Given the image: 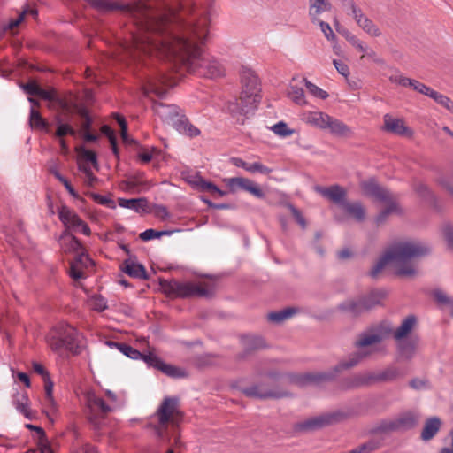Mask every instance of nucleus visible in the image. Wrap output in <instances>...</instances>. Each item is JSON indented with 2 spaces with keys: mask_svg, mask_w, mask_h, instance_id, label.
<instances>
[{
  "mask_svg": "<svg viewBox=\"0 0 453 453\" xmlns=\"http://www.w3.org/2000/svg\"><path fill=\"white\" fill-rule=\"evenodd\" d=\"M59 335L63 340L65 349L72 353H77L79 348V334L77 330L71 326H62Z\"/></svg>",
  "mask_w": 453,
  "mask_h": 453,
  "instance_id": "19",
  "label": "nucleus"
},
{
  "mask_svg": "<svg viewBox=\"0 0 453 453\" xmlns=\"http://www.w3.org/2000/svg\"><path fill=\"white\" fill-rule=\"evenodd\" d=\"M78 113H79L80 117L81 118V133L89 131V128L92 124V119L88 114V111L85 108H80L78 110Z\"/></svg>",
  "mask_w": 453,
  "mask_h": 453,
  "instance_id": "52",
  "label": "nucleus"
},
{
  "mask_svg": "<svg viewBox=\"0 0 453 453\" xmlns=\"http://www.w3.org/2000/svg\"><path fill=\"white\" fill-rule=\"evenodd\" d=\"M417 319L414 316L411 315L405 318L401 325L394 331V338L397 340L408 339L407 336L413 330L416 326Z\"/></svg>",
  "mask_w": 453,
  "mask_h": 453,
  "instance_id": "31",
  "label": "nucleus"
},
{
  "mask_svg": "<svg viewBox=\"0 0 453 453\" xmlns=\"http://www.w3.org/2000/svg\"><path fill=\"white\" fill-rule=\"evenodd\" d=\"M54 176L65 186V188H66L68 193L73 197H78V194L76 193L74 188L72 187L70 182L63 175H61L58 172H54Z\"/></svg>",
  "mask_w": 453,
  "mask_h": 453,
  "instance_id": "62",
  "label": "nucleus"
},
{
  "mask_svg": "<svg viewBox=\"0 0 453 453\" xmlns=\"http://www.w3.org/2000/svg\"><path fill=\"white\" fill-rule=\"evenodd\" d=\"M243 344L247 349L250 350L262 349L265 346L262 337L253 335L246 336L243 339Z\"/></svg>",
  "mask_w": 453,
  "mask_h": 453,
  "instance_id": "46",
  "label": "nucleus"
},
{
  "mask_svg": "<svg viewBox=\"0 0 453 453\" xmlns=\"http://www.w3.org/2000/svg\"><path fill=\"white\" fill-rule=\"evenodd\" d=\"M29 124L30 127L34 129L49 132L48 122L42 118L39 111H36L34 107H32L30 110Z\"/></svg>",
  "mask_w": 453,
  "mask_h": 453,
  "instance_id": "40",
  "label": "nucleus"
},
{
  "mask_svg": "<svg viewBox=\"0 0 453 453\" xmlns=\"http://www.w3.org/2000/svg\"><path fill=\"white\" fill-rule=\"evenodd\" d=\"M119 350L124 354L125 356L132 358V359H134V360H137V359H140V358H142L145 360V357L146 356H143L140 351H138L137 349L132 348L131 346L129 345H127V344H124V343H121L119 347Z\"/></svg>",
  "mask_w": 453,
  "mask_h": 453,
  "instance_id": "49",
  "label": "nucleus"
},
{
  "mask_svg": "<svg viewBox=\"0 0 453 453\" xmlns=\"http://www.w3.org/2000/svg\"><path fill=\"white\" fill-rule=\"evenodd\" d=\"M44 402H43V412L46 414L50 420H53V417L58 412V403L53 397V382L47 381L44 385Z\"/></svg>",
  "mask_w": 453,
  "mask_h": 453,
  "instance_id": "24",
  "label": "nucleus"
},
{
  "mask_svg": "<svg viewBox=\"0 0 453 453\" xmlns=\"http://www.w3.org/2000/svg\"><path fill=\"white\" fill-rule=\"evenodd\" d=\"M428 252V247L418 241H399L391 245L377 261L371 274L376 277L384 268L388 267L401 277H412L418 272L416 259Z\"/></svg>",
  "mask_w": 453,
  "mask_h": 453,
  "instance_id": "2",
  "label": "nucleus"
},
{
  "mask_svg": "<svg viewBox=\"0 0 453 453\" xmlns=\"http://www.w3.org/2000/svg\"><path fill=\"white\" fill-rule=\"evenodd\" d=\"M91 197L96 203L101 205H104L110 208L114 207V202L106 196H103L98 194H91Z\"/></svg>",
  "mask_w": 453,
  "mask_h": 453,
  "instance_id": "64",
  "label": "nucleus"
},
{
  "mask_svg": "<svg viewBox=\"0 0 453 453\" xmlns=\"http://www.w3.org/2000/svg\"><path fill=\"white\" fill-rule=\"evenodd\" d=\"M385 336L382 331H370L360 335L357 341L358 349L349 356L347 360L342 361L336 367L335 371L351 368L357 365L363 358L370 355L374 347L380 343Z\"/></svg>",
  "mask_w": 453,
  "mask_h": 453,
  "instance_id": "5",
  "label": "nucleus"
},
{
  "mask_svg": "<svg viewBox=\"0 0 453 453\" xmlns=\"http://www.w3.org/2000/svg\"><path fill=\"white\" fill-rule=\"evenodd\" d=\"M342 4L347 15L353 19L364 33L371 37H380L382 35L380 27L353 0H344Z\"/></svg>",
  "mask_w": 453,
  "mask_h": 453,
  "instance_id": "6",
  "label": "nucleus"
},
{
  "mask_svg": "<svg viewBox=\"0 0 453 453\" xmlns=\"http://www.w3.org/2000/svg\"><path fill=\"white\" fill-rule=\"evenodd\" d=\"M119 206L126 209L132 210L137 213L147 212L149 211L148 200L144 197L140 198H119Z\"/></svg>",
  "mask_w": 453,
  "mask_h": 453,
  "instance_id": "27",
  "label": "nucleus"
},
{
  "mask_svg": "<svg viewBox=\"0 0 453 453\" xmlns=\"http://www.w3.org/2000/svg\"><path fill=\"white\" fill-rule=\"evenodd\" d=\"M343 211L357 221H363L366 216L365 208L359 202L345 203L342 204Z\"/></svg>",
  "mask_w": 453,
  "mask_h": 453,
  "instance_id": "33",
  "label": "nucleus"
},
{
  "mask_svg": "<svg viewBox=\"0 0 453 453\" xmlns=\"http://www.w3.org/2000/svg\"><path fill=\"white\" fill-rule=\"evenodd\" d=\"M231 162L234 166L242 167L251 173H260L267 174L271 172V170L268 167L265 166L259 162L247 163L239 157H233L231 159Z\"/></svg>",
  "mask_w": 453,
  "mask_h": 453,
  "instance_id": "32",
  "label": "nucleus"
},
{
  "mask_svg": "<svg viewBox=\"0 0 453 453\" xmlns=\"http://www.w3.org/2000/svg\"><path fill=\"white\" fill-rule=\"evenodd\" d=\"M260 99V84L257 75L250 69H243L239 102L230 104L229 111L232 114L248 115L257 108Z\"/></svg>",
  "mask_w": 453,
  "mask_h": 453,
  "instance_id": "3",
  "label": "nucleus"
},
{
  "mask_svg": "<svg viewBox=\"0 0 453 453\" xmlns=\"http://www.w3.org/2000/svg\"><path fill=\"white\" fill-rule=\"evenodd\" d=\"M172 291L180 297L210 296L214 291L211 281L200 282H177L171 284Z\"/></svg>",
  "mask_w": 453,
  "mask_h": 453,
  "instance_id": "7",
  "label": "nucleus"
},
{
  "mask_svg": "<svg viewBox=\"0 0 453 453\" xmlns=\"http://www.w3.org/2000/svg\"><path fill=\"white\" fill-rule=\"evenodd\" d=\"M337 309L351 315H358L365 311L362 297L347 299L341 303Z\"/></svg>",
  "mask_w": 453,
  "mask_h": 453,
  "instance_id": "29",
  "label": "nucleus"
},
{
  "mask_svg": "<svg viewBox=\"0 0 453 453\" xmlns=\"http://www.w3.org/2000/svg\"><path fill=\"white\" fill-rule=\"evenodd\" d=\"M243 393L247 396H250V397L265 398V397H267L269 395V394L262 393L260 391L259 387H257V386H252V387H250V388H246L243 389Z\"/></svg>",
  "mask_w": 453,
  "mask_h": 453,
  "instance_id": "61",
  "label": "nucleus"
},
{
  "mask_svg": "<svg viewBox=\"0 0 453 453\" xmlns=\"http://www.w3.org/2000/svg\"><path fill=\"white\" fill-rule=\"evenodd\" d=\"M66 134L74 136L76 134V131L69 124L61 123L60 120L58 119V128L55 133V135L59 138H62Z\"/></svg>",
  "mask_w": 453,
  "mask_h": 453,
  "instance_id": "53",
  "label": "nucleus"
},
{
  "mask_svg": "<svg viewBox=\"0 0 453 453\" xmlns=\"http://www.w3.org/2000/svg\"><path fill=\"white\" fill-rule=\"evenodd\" d=\"M297 312V310L293 307H288L284 310L272 312L268 315V319L272 322L280 323L286 319H290Z\"/></svg>",
  "mask_w": 453,
  "mask_h": 453,
  "instance_id": "43",
  "label": "nucleus"
},
{
  "mask_svg": "<svg viewBox=\"0 0 453 453\" xmlns=\"http://www.w3.org/2000/svg\"><path fill=\"white\" fill-rule=\"evenodd\" d=\"M145 362L148 363L150 365H152L157 368L158 370L162 371L165 374L173 378H182L187 375L185 370L169 364H165L163 361H161L157 357L152 354H150L147 357H145Z\"/></svg>",
  "mask_w": 453,
  "mask_h": 453,
  "instance_id": "16",
  "label": "nucleus"
},
{
  "mask_svg": "<svg viewBox=\"0 0 453 453\" xmlns=\"http://www.w3.org/2000/svg\"><path fill=\"white\" fill-rule=\"evenodd\" d=\"M224 182L233 193L236 192L238 189H242L258 198L265 196V194L260 187L250 179L243 177H234L225 179Z\"/></svg>",
  "mask_w": 453,
  "mask_h": 453,
  "instance_id": "14",
  "label": "nucleus"
},
{
  "mask_svg": "<svg viewBox=\"0 0 453 453\" xmlns=\"http://www.w3.org/2000/svg\"><path fill=\"white\" fill-rule=\"evenodd\" d=\"M101 131L104 135H106L109 138L112 151L116 156H118L116 137H115L113 130L108 126H103L101 128Z\"/></svg>",
  "mask_w": 453,
  "mask_h": 453,
  "instance_id": "55",
  "label": "nucleus"
},
{
  "mask_svg": "<svg viewBox=\"0 0 453 453\" xmlns=\"http://www.w3.org/2000/svg\"><path fill=\"white\" fill-rule=\"evenodd\" d=\"M155 418L157 420V425L155 427L157 435L160 441H166L168 440L166 435L168 425L175 429L181 418V412L178 408V399L165 397L155 413Z\"/></svg>",
  "mask_w": 453,
  "mask_h": 453,
  "instance_id": "4",
  "label": "nucleus"
},
{
  "mask_svg": "<svg viewBox=\"0 0 453 453\" xmlns=\"http://www.w3.org/2000/svg\"><path fill=\"white\" fill-rule=\"evenodd\" d=\"M330 115L319 111H304L301 113L300 119L303 122L313 127L326 130Z\"/></svg>",
  "mask_w": 453,
  "mask_h": 453,
  "instance_id": "18",
  "label": "nucleus"
},
{
  "mask_svg": "<svg viewBox=\"0 0 453 453\" xmlns=\"http://www.w3.org/2000/svg\"><path fill=\"white\" fill-rule=\"evenodd\" d=\"M211 5L212 0L190 4L179 0H150L127 5L134 30L121 43L125 55L121 60L155 54L188 72L211 78L221 76L220 63L202 48L209 36Z\"/></svg>",
  "mask_w": 453,
  "mask_h": 453,
  "instance_id": "1",
  "label": "nucleus"
},
{
  "mask_svg": "<svg viewBox=\"0 0 453 453\" xmlns=\"http://www.w3.org/2000/svg\"><path fill=\"white\" fill-rule=\"evenodd\" d=\"M168 234H169V232H166V231L158 232L154 229H147L144 232L140 234V238L142 241H150V240H152L155 238H159V237Z\"/></svg>",
  "mask_w": 453,
  "mask_h": 453,
  "instance_id": "57",
  "label": "nucleus"
},
{
  "mask_svg": "<svg viewBox=\"0 0 453 453\" xmlns=\"http://www.w3.org/2000/svg\"><path fill=\"white\" fill-rule=\"evenodd\" d=\"M76 150L80 162L85 163L88 165V163H91L94 166L97 165L96 156L93 151L88 150L84 147H79L76 149Z\"/></svg>",
  "mask_w": 453,
  "mask_h": 453,
  "instance_id": "44",
  "label": "nucleus"
},
{
  "mask_svg": "<svg viewBox=\"0 0 453 453\" xmlns=\"http://www.w3.org/2000/svg\"><path fill=\"white\" fill-rule=\"evenodd\" d=\"M317 21H318V23L320 27V29H321L322 33L324 34L325 37L328 41H331V42L335 41L336 36H335L332 27H330V25L325 21H321L319 19Z\"/></svg>",
  "mask_w": 453,
  "mask_h": 453,
  "instance_id": "60",
  "label": "nucleus"
},
{
  "mask_svg": "<svg viewBox=\"0 0 453 453\" xmlns=\"http://www.w3.org/2000/svg\"><path fill=\"white\" fill-rule=\"evenodd\" d=\"M361 187L366 195L374 196L380 201L388 200L392 195L388 190L380 187L373 179L363 181Z\"/></svg>",
  "mask_w": 453,
  "mask_h": 453,
  "instance_id": "26",
  "label": "nucleus"
},
{
  "mask_svg": "<svg viewBox=\"0 0 453 453\" xmlns=\"http://www.w3.org/2000/svg\"><path fill=\"white\" fill-rule=\"evenodd\" d=\"M123 271L131 277L146 279V271L143 265L131 258L124 262Z\"/></svg>",
  "mask_w": 453,
  "mask_h": 453,
  "instance_id": "35",
  "label": "nucleus"
},
{
  "mask_svg": "<svg viewBox=\"0 0 453 453\" xmlns=\"http://www.w3.org/2000/svg\"><path fill=\"white\" fill-rule=\"evenodd\" d=\"M86 405L88 411V416L91 420L108 413L111 409L105 404L104 400L96 395L94 392H87L85 395Z\"/></svg>",
  "mask_w": 453,
  "mask_h": 453,
  "instance_id": "15",
  "label": "nucleus"
},
{
  "mask_svg": "<svg viewBox=\"0 0 453 453\" xmlns=\"http://www.w3.org/2000/svg\"><path fill=\"white\" fill-rule=\"evenodd\" d=\"M187 181L194 188L200 191H207L211 194L217 195L219 197H223L226 192L219 189L211 182H208L199 175H190L187 177Z\"/></svg>",
  "mask_w": 453,
  "mask_h": 453,
  "instance_id": "22",
  "label": "nucleus"
},
{
  "mask_svg": "<svg viewBox=\"0 0 453 453\" xmlns=\"http://www.w3.org/2000/svg\"><path fill=\"white\" fill-rule=\"evenodd\" d=\"M330 134L339 137H349L352 134L351 128L342 120L329 117L326 124V129Z\"/></svg>",
  "mask_w": 453,
  "mask_h": 453,
  "instance_id": "28",
  "label": "nucleus"
},
{
  "mask_svg": "<svg viewBox=\"0 0 453 453\" xmlns=\"http://www.w3.org/2000/svg\"><path fill=\"white\" fill-rule=\"evenodd\" d=\"M309 15L313 22L319 19L321 13L331 9V4L328 0H309Z\"/></svg>",
  "mask_w": 453,
  "mask_h": 453,
  "instance_id": "34",
  "label": "nucleus"
},
{
  "mask_svg": "<svg viewBox=\"0 0 453 453\" xmlns=\"http://www.w3.org/2000/svg\"><path fill=\"white\" fill-rule=\"evenodd\" d=\"M398 355L401 360H411L416 354L418 347V339L411 337L409 339L397 340Z\"/></svg>",
  "mask_w": 453,
  "mask_h": 453,
  "instance_id": "21",
  "label": "nucleus"
},
{
  "mask_svg": "<svg viewBox=\"0 0 453 453\" xmlns=\"http://www.w3.org/2000/svg\"><path fill=\"white\" fill-rule=\"evenodd\" d=\"M305 87L309 93L313 96L314 97L319 98V99H326L329 95L326 91L323 90L322 88H319L317 85L313 84L312 82L307 81L306 79H303Z\"/></svg>",
  "mask_w": 453,
  "mask_h": 453,
  "instance_id": "47",
  "label": "nucleus"
},
{
  "mask_svg": "<svg viewBox=\"0 0 453 453\" xmlns=\"http://www.w3.org/2000/svg\"><path fill=\"white\" fill-rule=\"evenodd\" d=\"M27 427L35 430L39 436L37 449L28 450L27 453H53L45 439L44 432L41 427L33 425H27Z\"/></svg>",
  "mask_w": 453,
  "mask_h": 453,
  "instance_id": "38",
  "label": "nucleus"
},
{
  "mask_svg": "<svg viewBox=\"0 0 453 453\" xmlns=\"http://www.w3.org/2000/svg\"><path fill=\"white\" fill-rule=\"evenodd\" d=\"M58 244L65 253L78 254L84 250L79 240L68 231H63L58 238Z\"/></svg>",
  "mask_w": 453,
  "mask_h": 453,
  "instance_id": "20",
  "label": "nucleus"
},
{
  "mask_svg": "<svg viewBox=\"0 0 453 453\" xmlns=\"http://www.w3.org/2000/svg\"><path fill=\"white\" fill-rule=\"evenodd\" d=\"M79 170L82 172L84 182L89 187H93L97 182V178L92 173L89 165L85 163L79 162Z\"/></svg>",
  "mask_w": 453,
  "mask_h": 453,
  "instance_id": "45",
  "label": "nucleus"
},
{
  "mask_svg": "<svg viewBox=\"0 0 453 453\" xmlns=\"http://www.w3.org/2000/svg\"><path fill=\"white\" fill-rule=\"evenodd\" d=\"M441 426V420L437 417L428 418L424 425L421 432V439L423 441H430L435 436Z\"/></svg>",
  "mask_w": 453,
  "mask_h": 453,
  "instance_id": "30",
  "label": "nucleus"
},
{
  "mask_svg": "<svg viewBox=\"0 0 453 453\" xmlns=\"http://www.w3.org/2000/svg\"><path fill=\"white\" fill-rule=\"evenodd\" d=\"M346 414L341 411L327 412L303 421L300 426L305 430H315L343 420Z\"/></svg>",
  "mask_w": 453,
  "mask_h": 453,
  "instance_id": "11",
  "label": "nucleus"
},
{
  "mask_svg": "<svg viewBox=\"0 0 453 453\" xmlns=\"http://www.w3.org/2000/svg\"><path fill=\"white\" fill-rule=\"evenodd\" d=\"M403 377V372L395 365H389L383 370L357 375L353 378L352 386L374 382H391Z\"/></svg>",
  "mask_w": 453,
  "mask_h": 453,
  "instance_id": "8",
  "label": "nucleus"
},
{
  "mask_svg": "<svg viewBox=\"0 0 453 453\" xmlns=\"http://www.w3.org/2000/svg\"><path fill=\"white\" fill-rule=\"evenodd\" d=\"M144 93L146 95H149L150 93H154L157 96L163 97L165 95L166 90L165 88L161 87L159 83L153 81H150L148 86L144 88Z\"/></svg>",
  "mask_w": 453,
  "mask_h": 453,
  "instance_id": "54",
  "label": "nucleus"
},
{
  "mask_svg": "<svg viewBox=\"0 0 453 453\" xmlns=\"http://www.w3.org/2000/svg\"><path fill=\"white\" fill-rule=\"evenodd\" d=\"M88 306L97 311H104L106 306V302L101 296H91L88 301Z\"/></svg>",
  "mask_w": 453,
  "mask_h": 453,
  "instance_id": "50",
  "label": "nucleus"
},
{
  "mask_svg": "<svg viewBox=\"0 0 453 453\" xmlns=\"http://www.w3.org/2000/svg\"><path fill=\"white\" fill-rule=\"evenodd\" d=\"M385 292L382 290H376L371 292L368 296H363V303L365 311H368L379 304L380 301L384 298Z\"/></svg>",
  "mask_w": 453,
  "mask_h": 453,
  "instance_id": "41",
  "label": "nucleus"
},
{
  "mask_svg": "<svg viewBox=\"0 0 453 453\" xmlns=\"http://www.w3.org/2000/svg\"><path fill=\"white\" fill-rule=\"evenodd\" d=\"M336 31L342 35L350 44L357 38L353 33H351L349 29L342 27L337 20L334 22Z\"/></svg>",
  "mask_w": 453,
  "mask_h": 453,
  "instance_id": "58",
  "label": "nucleus"
},
{
  "mask_svg": "<svg viewBox=\"0 0 453 453\" xmlns=\"http://www.w3.org/2000/svg\"><path fill=\"white\" fill-rule=\"evenodd\" d=\"M288 97L298 105L307 104L304 96L303 89L297 85L290 84L288 89Z\"/></svg>",
  "mask_w": 453,
  "mask_h": 453,
  "instance_id": "42",
  "label": "nucleus"
},
{
  "mask_svg": "<svg viewBox=\"0 0 453 453\" xmlns=\"http://www.w3.org/2000/svg\"><path fill=\"white\" fill-rule=\"evenodd\" d=\"M59 220L65 226L64 231L68 233H81L87 236L90 235L91 230L88 224L80 216L66 205H61L58 210Z\"/></svg>",
  "mask_w": 453,
  "mask_h": 453,
  "instance_id": "9",
  "label": "nucleus"
},
{
  "mask_svg": "<svg viewBox=\"0 0 453 453\" xmlns=\"http://www.w3.org/2000/svg\"><path fill=\"white\" fill-rule=\"evenodd\" d=\"M177 126L175 129L183 134L188 135L190 137L197 136L200 134V131L194 125L189 123L185 115L182 116L179 122H176Z\"/></svg>",
  "mask_w": 453,
  "mask_h": 453,
  "instance_id": "39",
  "label": "nucleus"
},
{
  "mask_svg": "<svg viewBox=\"0 0 453 453\" xmlns=\"http://www.w3.org/2000/svg\"><path fill=\"white\" fill-rule=\"evenodd\" d=\"M441 234L448 245L450 248H453V226L450 225L443 226L441 228Z\"/></svg>",
  "mask_w": 453,
  "mask_h": 453,
  "instance_id": "63",
  "label": "nucleus"
},
{
  "mask_svg": "<svg viewBox=\"0 0 453 453\" xmlns=\"http://www.w3.org/2000/svg\"><path fill=\"white\" fill-rule=\"evenodd\" d=\"M315 190L324 197L331 200L332 202L342 206V204L344 203L343 201L346 196V192L342 187L338 185H334L329 188L316 186Z\"/></svg>",
  "mask_w": 453,
  "mask_h": 453,
  "instance_id": "25",
  "label": "nucleus"
},
{
  "mask_svg": "<svg viewBox=\"0 0 453 453\" xmlns=\"http://www.w3.org/2000/svg\"><path fill=\"white\" fill-rule=\"evenodd\" d=\"M385 202L387 203V207L383 211H381L376 217L377 224L383 223L387 219L388 216L390 214H402L403 212L402 208L393 199L392 195L390 196V198Z\"/></svg>",
  "mask_w": 453,
  "mask_h": 453,
  "instance_id": "36",
  "label": "nucleus"
},
{
  "mask_svg": "<svg viewBox=\"0 0 453 453\" xmlns=\"http://www.w3.org/2000/svg\"><path fill=\"white\" fill-rule=\"evenodd\" d=\"M434 296L441 304L450 306L453 303V298L442 290H435Z\"/></svg>",
  "mask_w": 453,
  "mask_h": 453,
  "instance_id": "59",
  "label": "nucleus"
},
{
  "mask_svg": "<svg viewBox=\"0 0 453 453\" xmlns=\"http://www.w3.org/2000/svg\"><path fill=\"white\" fill-rule=\"evenodd\" d=\"M418 415L409 411L399 415L395 418L386 419L380 423V430L384 432L403 431L414 427L418 421Z\"/></svg>",
  "mask_w": 453,
  "mask_h": 453,
  "instance_id": "10",
  "label": "nucleus"
},
{
  "mask_svg": "<svg viewBox=\"0 0 453 453\" xmlns=\"http://www.w3.org/2000/svg\"><path fill=\"white\" fill-rule=\"evenodd\" d=\"M23 88L27 94L38 96L41 98H43L46 100H54V98H55L54 91L44 90L35 81H30V82L27 83L26 85L23 86Z\"/></svg>",
  "mask_w": 453,
  "mask_h": 453,
  "instance_id": "37",
  "label": "nucleus"
},
{
  "mask_svg": "<svg viewBox=\"0 0 453 453\" xmlns=\"http://www.w3.org/2000/svg\"><path fill=\"white\" fill-rule=\"evenodd\" d=\"M12 403L26 418L32 420L35 418V412L30 409V401L27 393L20 392L14 395Z\"/></svg>",
  "mask_w": 453,
  "mask_h": 453,
  "instance_id": "23",
  "label": "nucleus"
},
{
  "mask_svg": "<svg viewBox=\"0 0 453 453\" xmlns=\"http://www.w3.org/2000/svg\"><path fill=\"white\" fill-rule=\"evenodd\" d=\"M153 111L164 122L176 127V122H179L183 114L181 110L174 104H165L163 103H155Z\"/></svg>",
  "mask_w": 453,
  "mask_h": 453,
  "instance_id": "13",
  "label": "nucleus"
},
{
  "mask_svg": "<svg viewBox=\"0 0 453 453\" xmlns=\"http://www.w3.org/2000/svg\"><path fill=\"white\" fill-rule=\"evenodd\" d=\"M384 128L386 131L390 132L394 134L411 137L413 131L408 127L402 119H396L389 114L384 116Z\"/></svg>",
  "mask_w": 453,
  "mask_h": 453,
  "instance_id": "17",
  "label": "nucleus"
},
{
  "mask_svg": "<svg viewBox=\"0 0 453 453\" xmlns=\"http://www.w3.org/2000/svg\"><path fill=\"white\" fill-rule=\"evenodd\" d=\"M432 99L453 113V101L449 97L436 91Z\"/></svg>",
  "mask_w": 453,
  "mask_h": 453,
  "instance_id": "51",
  "label": "nucleus"
},
{
  "mask_svg": "<svg viewBox=\"0 0 453 453\" xmlns=\"http://www.w3.org/2000/svg\"><path fill=\"white\" fill-rule=\"evenodd\" d=\"M272 131L280 136V137H288L292 135L295 133L294 129H291L288 127L285 122H278L271 127Z\"/></svg>",
  "mask_w": 453,
  "mask_h": 453,
  "instance_id": "48",
  "label": "nucleus"
},
{
  "mask_svg": "<svg viewBox=\"0 0 453 453\" xmlns=\"http://www.w3.org/2000/svg\"><path fill=\"white\" fill-rule=\"evenodd\" d=\"M94 266L93 260L89 257L85 250L76 254L75 258L70 264V276L73 280H80L86 277L87 272Z\"/></svg>",
  "mask_w": 453,
  "mask_h": 453,
  "instance_id": "12",
  "label": "nucleus"
},
{
  "mask_svg": "<svg viewBox=\"0 0 453 453\" xmlns=\"http://www.w3.org/2000/svg\"><path fill=\"white\" fill-rule=\"evenodd\" d=\"M49 344L54 351L61 352L65 349V345L61 336L59 335V332L57 334L50 336L49 339Z\"/></svg>",
  "mask_w": 453,
  "mask_h": 453,
  "instance_id": "56",
  "label": "nucleus"
}]
</instances>
